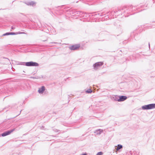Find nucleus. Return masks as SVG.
I'll return each mask as SVG.
<instances>
[{
  "mask_svg": "<svg viewBox=\"0 0 155 155\" xmlns=\"http://www.w3.org/2000/svg\"><path fill=\"white\" fill-rule=\"evenodd\" d=\"M155 107V104H150L145 105L142 106V108L143 110H149L153 109Z\"/></svg>",
  "mask_w": 155,
  "mask_h": 155,
  "instance_id": "nucleus-1",
  "label": "nucleus"
},
{
  "mask_svg": "<svg viewBox=\"0 0 155 155\" xmlns=\"http://www.w3.org/2000/svg\"><path fill=\"white\" fill-rule=\"evenodd\" d=\"M25 65L27 66H38L39 64L37 62L31 61L25 62Z\"/></svg>",
  "mask_w": 155,
  "mask_h": 155,
  "instance_id": "nucleus-2",
  "label": "nucleus"
},
{
  "mask_svg": "<svg viewBox=\"0 0 155 155\" xmlns=\"http://www.w3.org/2000/svg\"><path fill=\"white\" fill-rule=\"evenodd\" d=\"M103 64V63L102 62H97L94 64L93 66L95 70H97L99 67Z\"/></svg>",
  "mask_w": 155,
  "mask_h": 155,
  "instance_id": "nucleus-3",
  "label": "nucleus"
},
{
  "mask_svg": "<svg viewBox=\"0 0 155 155\" xmlns=\"http://www.w3.org/2000/svg\"><path fill=\"white\" fill-rule=\"evenodd\" d=\"M15 130V129H12L10 130H7L6 131L2 134V136L4 137L7 136L10 134L12 132Z\"/></svg>",
  "mask_w": 155,
  "mask_h": 155,
  "instance_id": "nucleus-4",
  "label": "nucleus"
},
{
  "mask_svg": "<svg viewBox=\"0 0 155 155\" xmlns=\"http://www.w3.org/2000/svg\"><path fill=\"white\" fill-rule=\"evenodd\" d=\"M80 47V45H72L70 47V49L71 50H77Z\"/></svg>",
  "mask_w": 155,
  "mask_h": 155,
  "instance_id": "nucleus-5",
  "label": "nucleus"
},
{
  "mask_svg": "<svg viewBox=\"0 0 155 155\" xmlns=\"http://www.w3.org/2000/svg\"><path fill=\"white\" fill-rule=\"evenodd\" d=\"M127 97L125 96H121L119 97V102L123 101L127 99Z\"/></svg>",
  "mask_w": 155,
  "mask_h": 155,
  "instance_id": "nucleus-6",
  "label": "nucleus"
},
{
  "mask_svg": "<svg viewBox=\"0 0 155 155\" xmlns=\"http://www.w3.org/2000/svg\"><path fill=\"white\" fill-rule=\"evenodd\" d=\"M45 87L44 86H42L41 88H39L38 92L40 94H42L45 90Z\"/></svg>",
  "mask_w": 155,
  "mask_h": 155,
  "instance_id": "nucleus-7",
  "label": "nucleus"
},
{
  "mask_svg": "<svg viewBox=\"0 0 155 155\" xmlns=\"http://www.w3.org/2000/svg\"><path fill=\"white\" fill-rule=\"evenodd\" d=\"M119 97L116 95H113L112 97V99L115 101H119Z\"/></svg>",
  "mask_w": 155,
  "mask_h": 155,
  "instance_id": "nucleus-8",
  "label": "nucleus"
},
{
  "mask_svg": "<svg viewBox=\"0 0 155 155\" xmlns=\"http://www.w3.org/2000/svg\"><path fill=\"white\" fill-rule=\"evenodd\" d=\"M103 132V130L102 129H99L96 130L94 132L97 135H100Z\"/></svg>",
  "mask_w": 155,
  "mask_h": 155,
  "instance_id": "nucleus-9",
  "label": "nucleus"
},
{
  "mask_svg": "<svg viewBox=\"0 0 155 155\" xmlns=\"http://www.w3.org/2000/svg\"><path fill=\"white\" fill-rule=\"evenodd\" d=\"M15 35L14 32H7L4 34H3V36H6L8 35Z\"/></svg>",
  "mask_w": 155,
  "mask_h": 155,
  "instance_id": "nucleus-10",
  "label": "nucleus"
},
{
  "mask_svg": "<svg viewBox=\"0 0 155 155\" xmlns=\"http://www.w3.org/2000/svg\"><path fill=\"white\" fill-rule=\"evenodd\" d=\"M123 147V146L122 145L118 144L117 145V148H116V150L117 151H118L119 150L122 148Z\"/></svg>",
  "mask_w": 155,
  "mask_h": 155,
  "instance_id": "nucleus-11",
  "label": "nucleus"
},
{
  "mask_svg": "<svg viewBox=\"0 0 155 155\" xmlns=\"http://www.w3.org/2000/svg\"><path fill=\"white\" fill-rule=\"evenodd\" d=\"M35 5V2L33 1H31L28 2V5Z\"/></svg>",
  "mask_w": 155,
  "mask_h": 155,
  "instance_id": "nucleus-12",
  "label": "nucleus"
},
{
  "mask_svg": "<svg viewBox=\"0 0 155 155\" xmlns=\"http://www.w3.org/2000/svg\"><path fill=\"white\" fill-rule=\"evenodd\" d=\"M92 92V90L90 89H88L86 91V93H91Z\"/></svg>",
  "mask_w": 155,
  "mask_h": 155,
  "instance_id": "nucleus-13",
  "label": "nucleus"
},
{
  "mask_svg": "<svg viewBox=\"0 0 155 155\" xmlns=\"http://www.w3.org/2000/svg\"><path fill=\"white\" fill-rule=\"evenodd\" d=\"M14 33L15 35H17V34H24L25 33H24L23 32H16V33Z\"/></svg>",
  "mask_w": 155,
  "mask_h": 155,
  "instance_id": "nucleus-14",
  "label": "nucleus"
},
{
  "mask_svg": "<svg viewBox=\"0 0 155 155\" xmlns=\"http://www.w3.org/2000/svg\"><path fill=\"white\" fill-rule=\"evenodd\" d=\"M103 153L102 152H98L96 155H102Z\"/></svg>",
  "mask_w": 155,
  "mask_h": 155,
  "instance_id": "nucleus-15",
  "label": "nucleus"
},
{
  "mask_svg": "<svg viewBox=\"0 0 155 155\" xmlns=\"http://www.w3.org/2000/svg\"><path fill=\"white\" fill-rule=\"evenodd\" d=\"M53 130L55 132H58L59 131V130L58 129H53Z\"/></svg>",
  "mask_w": 155,
  "mask_h": 155,
  "instance_id": "nucleus-16",
  "label": "nucleus"
},
{
  "mask_svg": "<svg viewBox=\"0 0 155 155\" xmlns=\"http://www.w3.org/2000/svg\"><path fill=\"white\" fill-rule=\"evenodd\" d=\"M25 62H21V63L19 64L25 65Z\"/></svg>",
  "mask_w": 155,
  "mask_h": 155,
  "instance_id": "nucleus-17",
  "label": "nucleus"
},
{
  "mask_svg": "<svg viewBox=\"0 0 155 155\" xmlns=\"http://www.w3.org/2000/svg\"><path fill=\"white\" fill-rule=\"evenodd\" d=\"M49 43L50 44H58V43H57V42H50Z\"/></svg>",
  "mask_w": 155,
  "mask_h": 155,
  "instance_id": "nucleus-18",
  "label": "nucleus"
},
{
  "mask_svg": "<svg viewBox=\"0 0 155 155\" xmlns=\"http://www.w3.org/2000/svg\"><path fill=\"white\" fill-rule=\"evenodd\" d=\"M81 155H87V154L86 153H83Z\"/></svg>",
  "mask_w": 155,
  "mask_h": 155,
  "instance_id": "nucleus-19",
  "label": "nucleus"
},
{
  "mask_svg": "<svg viewBox=\"0 0 155 155\" xmlns=\"http://www.w3.org/2000/svg\"><path fill=\"white\" fill-rule=\"evenodd\" d=\"M47 38H46V39H45V40H42V41H47Z\"/></svg>",
  "mask_w": 155,
  "mask_h": 155,
  "instance_id": "nucleus-20",
  "label": "nucleus"
},
{
  "mask_svg": "<svg viewBox=\"0 0 155 155\" xmlns=\"http://www.w3.org/2000/svg\"><path fill=\"white\" fill-rule=\"evenodd\" d=\"M14 28H15L13 27H12L11 29H14Z\"/></svg>",
  "mask_w": 155,
  "mask_h": 155,
  "instance_id": "nucleus-21",
  "label": "nucleus"
},
{
  "mask_svg": "<svg viewBox=\"0 0 155 155\" xmlns=\"http://www.w3.org/2000/svg\"><path fill=\"white\" fill-rule=\"evenodd\" d=\"M149 46H150V43H149Z\"/></svg>",
  "mask_w": 155,
  "mask_h": 155,
  "instance_id": "nucleus-22",
  "label": "nucleus"
},
{
  "mask_svg": "<svg viewBox=\"0 0 155 155\" xmlns=\"http://www.w3.org/2000/svg\"><path fill=\"white\" fill-rule=\"evenodd\" d=\"M42 127V128H43V127Z\"/></svg>",
  "mask_w": 155,
  "mask_h": 155,
  "instance_id": "nucleus-23",
  "label": "nucleus"
},
{
  "mask_svg": "<svg viewBox=\"0 0 155 155\" xmlns=\"http://www.w3.org/2000/svg\"><path fill=\"white\" fill-rule=\"evenodd\" d=\"M42 127V128H43V127Z\"/></svg>",
  "mask_w": 155,
  "mask_h": 155,
  "instance_id": "nucleus-24",
  "label": "nucleus"
}]
</instances>
